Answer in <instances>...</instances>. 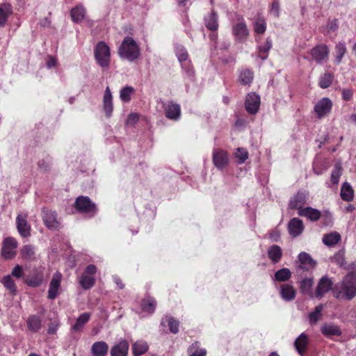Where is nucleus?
I'll use <instances>...</instances> for the list:
<instances>
[{"label": "nucleus", "instance_id": "6e6552de", "mask_svg": "<svg viewBox=\"0 0 356 356\" xmlns=\"http://www.w3.org/2000/svg\"><path fill=\"white\" fill-rule=\"evenodd\" d=\"M260 106V97L255 92L248 93L245 98V106L250 114H255Z\"/></svg>", "mask_w": 356, "mask_h": 356}, {"label": "nucleus", "instance_id": "f8f14e48", "mask_svg": "<svg viewBox=\"0 0 356 356\" xmlns=\"http://www.w3.org/2000/svg\"><path fill=\"white\" fill-rule=\"evenodd\" d=\"M42 220L45 225L50 229H57L59 225L57 220V214L55 211L44 209L42 211Z\"/></svg>", "mask_w": 356, "mask_h": 356}, {"label": "nucleus", "instance_id": "3c124183", "mask_svg": "<svg viewBox=\"0 0 356 356\" xmlns=\"http://www.w3.org/2000/svg\"><path fill=\"white\" fill-rule=\"evenodd\" d=\"M341 175V167L339 164H336L332 172L331 181L334 184L339 182V179Z\"/></svg>", "mask_w": 356, "mask_h": 356}, {"label": "nucleus", "instance_id": "39448f33", "mask_svg": "<svg viewBox=\"0 0 356 356\" xmlns=\"http://www.w3.org/2000/svg\"><path fill=\"white\" fill-rule=\"evenodd\" d=\"M96 271L97 268L95 265L90 264L86 267L79 280V284L83 289L87 290L94 286L95 282L94 275Z\"/></svg>", "mask_w": 356, "mask_h": 356}, {"label": "nucleus", "instance_id": "f03ea898", "mask_svg": "<svg viewBox=\"0 0 356 356\" xmlns=\"http://www.w3.org/2000/svg\"><path fill=\"white\" fill-rule=\"evenodd\" d=\"M118 54L122 58L132 62L139 58L140 51L132 38L125 37L119 47Z\"/></svg>", "mask_w": 356, "mask_h": 356}, {"label": "nucleus", "instance_id": "a211bd4d", "mask_svg": "<svg viewBox=\"0 0 356 356\" xmlns=\"http://www.w3.org/2000/svg\"><path fill=\"white\" fill-rule=\"evenodd\" d=\"M233 34L238 40H244L249 35V31L244 22H238L233 27Z\"/></svg>", "mask_w": 356, "mask_h": 356}, {"label": "nucleus", "instance_id": "4c0bfd02", "mask_svg": "<svg viewBox=\"0 0 356 356\" xmlns=\"http://www.w3.org/2000/svg\"><path fill=\"white\" fill-rule=\"evenodd\" d=\"M205 26L211 31H216L218 29V16L216 13L212 12L211 15L205 19Z\"/></svg>", "mask_w": 356, "mask_h": 356}, {"label": "nucleus", "instance_id": "0e129e2a", "mask_svg": "<svg viewBox=\"0 0 356 356\" xmlns=\"http://www.w3.org/2000/svg\"><path fill=\"white\" fill-rule=\"evenodd\" d=\"M57 330V325L54 324H51L48 329V333L50 334H54Z\"/></svg>", "mask_w": 356, "mask_h": 356}, {"label": "nucleus", "instance_id": "dca6fc26", "mask_svg": "<svg viewBox=\"0 0 356 356\" xmlns=\"http://www.w3.org/2000/svg\"><path fill=\"white\" fill-rule=\"evenodd\" d=\"M298 213L300 216L306 217L311 221L315 222L319 220L322 216L321 211L312 208L311 207H305L303 209H300Z\"/></svg>", "mask_w": 356, "mask_h": 356}, {"label": "nucleus", "instance_id": "f3484780", "mask_svg": "<svg viewBox=\"0 0 356 356\" xmlns=\"http://www.w3.org/2000/svg\"><path fill=\"white\" fill-rule=\"evenodd\" d=\"M26 218V215L19 214L17 217V230L23 237H27L30 235V226Z\"/></svg>", "mask_w": 356, "mask_h": 356}, {"label": "nucleus", "instance_id": "09e8293b", "mask_svg": "<svg viewBox=\"0 0 356 356\" xmlns=\"http://www.w3.org/2000/svg\"><path fill=\"white\" fill-rule=\"evenodd\" d=\"M322 310L323 305H319L316 307L314 312L309 314V318L311 324L316 323L321 318Z\"/></svg>", "mask_w": 356, "mask_h": 356}, {"label": "nucleus", "instance_id": "774afa93", "mask_svg": "<svg viewBox=\"0 0 356 356\" xmlns=\"http://www.w3.org/2000/svg\"><path fill=\"white\" fill-rule=\"evenodd\" d=\"M47 65L49 67H54L55 65V60L53 58H50L47 62Z\"/></svg>", "mask_w": 356, "mask_h": 356}, {"label": "nucleus", "instance_id": "79ce46f5", "mask_svg": "<svg viewBox=\"0 0 356 356\" xmlns=\"http://www.w3.org/2000/svg\"><path fill=\"white\" fill-rule=\"evenodd\" d=\"M190 356H206L207 350L204 348H200L198 342L192 343L188 349Z\"/></svg>", "mask_w": 356, "mask_h": 356}, {"label": "nucleus", "instance_id": "ea45409f", "mask_svg": "<svg viewBox=\"0 0 356 356\" xmlns=\"http://www.w3.org/2000/svg\"><path fill=\"white\" fill-rule=\"evenodd\" d=\"M333 262L345 269L348 268L347 262L345 259V253L343 250H339L332 258Z\"/></svg>", "mask_w": 356, "mask_h": 356}, {"label": "nucleus", "instance_id": "7c9ffc66", "mask_svg": "<svg viewBox=\"0 0 356 356\" xmlns=\"http://www.w3.org/2000/svg\"><path fill=\"white\" fill-rule=\"evenodd\" d=\"M21 254L24 259L33 261L36 259L35 248L31 245H26L21 249Z\"/></svg>", "mask_w": 356, "mask_h": 356}, {"label": "nucleus", "instance_id": "2eb2a0df", "mask_svg": "<svg viewBox=\"0 0 356 356\" xmlns=\"http://www.w3.org/2000/svg\"><path fill=\"white\" fill-rule=\"evenodd\" d=\"M289 232L293 237H296L302 234L304 225L302 220L298 218H292L288 225Z\"/></svg>", "mask_w": 356, "mask_h": 356}, {"label": "nucleus", "instance_id": "473e14b6", "mask_svg": "<svg viewBox=\"0 0 356 356\" xmlns=\"http://www.w3.org/2000/svg\"><path fill=\"white\" fill-rule=\"evenodd\" d=\"M86 10L82 5H78L71 10V17L74 22H79L83 19Z\"/></svg>", "mask_w": 356, "mask_h": 356}, {"label": "nucleus", "instance_id": "412c9836", "mask_svg": "<svg viewBox=\"0 0 356 356\" xmlns=\"http://www.w3.org/2000/svg\"><path fill=\"white\" fill-rule=\"evenodd\" d=\"M129 343L126 340L120 341L118 344L112 347L111 350V356H127Z\"/></svg>", "mask_w": 356, "mask_h": 356}, {"label": "nucleus", "instance_id": "f257e3e1", "mask_svg": "<svg viewBox=\"0 0 356 356\" xmlns=\"http://www.w3.org/2000/svg\"><path fill=\"white\" fill-rule=\"evenodd\" d=\"M356 296V275L348 273L334 289V296L351 300Z\"/></svg>", "mask_w": 356, "mask_h": 356}, {"label": "nucleus", "instance_id": "c85d7f7f", "mask_svg": "<svg viewBox=\"0 0 356 356\" xmlns=\"http://www.w3.org/2000/svg\"><path fill=\"white\" fill-rule=\"evenodd\" d=\"M13 13L11 6L8 3L0 5V26L6 24L8 17Z\"/></svg>", "mask_w": 356, "mask_h": 356}, {"label": "nucleus", "instance_id": "423d86ee", "mask_svg": "<svg viewBox=\"0 0 356 356\" xmlns=\"http://www.w3.org/2000/svg\"><path fill=\"white\" fill-rule=\"evenodd\" d=\"M332 107V102L327 97H323L315 104L314 111L317 117L321 119L330 113Z\"/></svg>", "mask_w": 356, "mask_h": 356}, {"label": "nucleus", "instance_id": "7ed1b4c3", "mask_svg": "<svg viewBox=\"0 0 356 356\" xmlns=\"http://www.w3.org/2000/svg\"><path fill=\"white\" fill-rule=\"evenodd\" d=\"M95 58L102 68H108L111 61L109 47L103 41L97 44L94 49Z\"/></svg>", "mask_w": 356, "mask_h": 356}, {"label": "nucleus", "instance_id": "20e7f679", "mask_svg": "<svg viewBox=\"0 0 356 356\" xmlns=\"http://www.w3.org/2000/svg\"><path fill=\"white\" fill-rule=\"evenodd\" d=\"M74 206L77 211L87 214L90 217H92L97 213V207L95 204L93 203L87 196L78 197L76 199Z\"/></svg>", "mask_w": 356, "mask_h": 356}, {"label": "nucleus", "instance_id": "603ef678", "mask_svg": "<svg viewBox=\"0 0 356 356\" xmlns=\"http://www.w3.org/2000/svg\"><path fill=\"white\" fill-rule=\"evenodd\" d=\"M176 55L180 62H183L187 60L188 53L185 48L181 45L176 47Z\"/></svg>", "mask_w": 356, "mask_h": 356}, {"label": "nucleus", "instance_id": "8fccbe9b", "mask_svg": "<svg viewBox=\"0 0 356 356\" xmlns=\"http://www.w3.org/2000/svg\"><path fill=\"white\" fill-rule=\"evenodd\" d=\"M312 285L313 280L312 278L304 279L300 283V291L303 293H309Z\"/></svg>", "mask_w": 356, "mask_h": 356}, {"label": "nucleus", "instance_id": "680f3d73", "mask_svg": "<svg viewBox=\"0 0 356 356\" xmlns=\"http://www.w3.org/2000/svg\"><path fill=\"white\" fill-rule=\"evenodd\" d=\"M271 47V42L267 40L266 44L259 47V51L261 52L267 53L270 49Z\"/></svg>", "mask_w": 356, "mask_h": 356}, {"label": "nucleus", "instance_id": "4d7b16f0", "mask_svg": "<svg viewBox=\"0 0 356 356\" xmlns=\"http://www.w3.org/2000/svg\"><path fill=\"white\" fill-rule=\"evenodd\" d=\"M342 99L345 101H350L353 95V90L350 88H343L341 90Z\"/></svg>", "mask_w": 356, "mask_h": 356}, {"label": "nucleus", "instance_id": "052dcab7", "mask_svg": "<svg viewBox=\"0 0 356 356\" xmlns=\"http://www.w3.org/2000/svg\"><path fill=\"white\" fill-rule=\"evenodd\" d=\"M50 163L47 161H45L44 159H42L41 161H39L38 162V167L44 170H48L50 168Z\"/></svg>", "mask_w": 356, "mask_h": 356}, {"label": "nucleus", "instance_id": "c9c22d12", "mask_svg": "<svg viewBox=\"0 0 356 356\" xmlns=\"http://www.w3.org/2000/svg\"><path fill=\"white\" fill-rule=\"evenodd\" d=\"M148 350V345L144 341H138L133 344V353L135 356H140Z\"/></svg>", "mask_w": 356, "mask_h": 356}, {"label": "nucleus", "instance_id": "ddd939ff", "mask_svg": "<svg viewBox=\"0 0 356 356\" xmlns=\"http://www.w3.org/2000/svg\"><path fill=\"white\" fill-rule=\"evenodd\" d=\"M61 277L62 275L60 273L54 274L49 284L48 298L53 300L57 296L58 291L60 286Z\"/></svg>", "mask_w": 356, "mask_h": 356}, {"label": "nucleus", "instance_id": "9b49d317", "mask_svg": "<svg viewBox=\"0 0 356 356\" xmlns=\"http://www.w3.org/2000/svg\"><path fill=\"white\" fill-rule=\"evenodd\" d=\"M333 284L332 281L327 276L323 277L318 282L316 289V297L321 298L330 291Z\"/></svg>", "mask_w": 356, "mask_h": 356}, {"label": "nucleus", "instance_id": "b1692460", "mask_svg": "<svg viewBox=\"0 0 356 356\" xmlns=\"http://www.w3.org/2000/svg\"><path fill=\"white\" fill-rule=\"evenodd\" d=\"M298 259L300 261L299 268L301 269L308 270L309 269L314 268L315 266V262L306 252H301L298 255Z\"/></svg>", "mask_w": 356, "mask_h": 356}, {"label": "nucleus", "instance_id": "13d9d810", "mask_svg": "<svg viewBox=\"0 0 356 356\" xmlns=\"http://www.w3.org/2000/svg\"><path fill=\"white\" fill-rule=\"evenodd\" d=\"M12 275L20 278L23 275V268L21 266L17 265L12 270Z\"/></svg>", "mask_w": 356, "mask_h": 356}, {"label": "nucleus", "instance_id": "49530a36", "mask_svg": "<svg viewBox=\"0 0 356 356\" xmlns=\"http://www.w3.org/2000/svg\"><path fill=\"white\" fill-rule=\"evenodd\" d=\"M2 284L10 291L12 294H15L16 292V286L14 281L12 280L10 275L3 277L1 280Z\"/></svg>", "mask_w": 356, "mask_h": 356}, {"label": "nucleus", "instance_id": "6e6d98bb", "mask_svg": "<svg viewBox=\"0 0 356 356\" xmlns=\"http://www.w3.org/2000/svg\"><path fill=\"white\" fill-rule=\"evenodd\" d=\"M138 120H139L138 114L135 113H130L127 118L126 124L129 125V126H133L135 124H136V122L138 121Z\"/></svg>", "mask_w": 356, "mask_h": 356}, {"label": "nucleus", "instance_id": "cd10ccee", "mask_svg": "<svg viewBox=\"0 0 356 356\" xmlns=\"http://www.w3.org/2000/svg\"><path fill=\"white\" fill-rule=\"evenodd\" d=\"M104 109L108 117H110L113 112L112 95L108 87L106 88L104 96Z\"/></svg>", "mask_w": 356, "mask_h": 356}, {"label": "nucleus", "instance_id": "a19ab883", "mask_svg": "<svg viewBox=\"0 0 356 356\" xmlns=\"http://www.w3.org/2000/svg\"><path fill=\"white\" fill-rule=\"evenodd\" d=\"M156 305V302L154 299L151 298H147L143 300L141 307L142 309L145 312L153 313L155 310Z\"/></svg>", "mask_w": 356, "mask_h": 356}, {"label": "nucleus", "instance_id": "58836bf2", "mask_svg": "<svg viewBox=\"0 0 356 356\" xmlns=\"http://www.w3.org/2000/svg\"><path fill=\"white\" fill-rule=\"evenodd\" d=\"M291 277V273L289 268H283L277 270L274 277V280L278 282H286Z\"/></svg>", "mask_w": 356, "mask_h": 356}, {"label": "nucleus", "instance_id": "6ab92c4d", "mask_svg": "<svg viewBox=\"0 0 356 356\" xmlns=\"http://www.w3.org/2000/svg\"><path fill=\"white\" fill-rule=\"evenodd\" d=\"M307 195L305 193H298L289 202V207L293 209H303L302 206L307 202Z\"/></svg>", "mask_w": 356, "mask_h": 356}, {"label": "nucleus", "instance_id": "e433bc0d", "mask_svg": "<svg viewBox=\"0 0 356 356\" xmlns=\"http://www.w3.org/2000/svg\"><path fill=\"white\" fill-rule=\"evenodd\" d=\"M89 313H83L81 314L80 316L77 318L76 323L72 326V330L74 332L80 331L84 325L89 321Z\"/></svg>", "mask_w": 356, "mask_h": 356}, {"label": "nucleus", "instance_id": "0eeeda50", "mask_svg": "<svg viewBox=\"0 0 356 356\" xmlns=\"http://www.w3.org/2000/svg\"><path fill=\"white\" fill-rule=\"evenodd\" d=\"M17 247V241L12 237H8L4 240L1 254L4 259H10L13 258L15 254V249Z\"/></svg>", "mask_w": 356, "mask_h": 356}, {"label": "nucleus", "instance_id": "1a4fd4ad", "mask_svg": "<svg viewBox=\"0 0 356 356\" xmlns=\"http://www.w3.org/2000/svg\"><path fill=\"white\" fill-rule=\"evenodd\" d=\"M329 49L325 44L318 45L311 50V55L318 63L326 62L328 59Z\"/></svg>", "mask_w": 356, "mask_h": 356}, {"label": "nucleus", "instance_id": "bf43d9fd", "mask_svg": "<svg viewBox=\"0 0 356 356\" xmlns=\"http://www.w3.org/2000/svg\"><path fill=\"white\" fill-rule=\"evenodd\" d=\"M279 10H280V6H279L278 2L274 1L272 3V6L270 8V13L272 14H273L275 17H277L279 16Z\"/></svg>", "mask_w": 356, "mask_h": 356}, {"label": "nucleus", "instance_id": "5701e85b", "mask_svg": "<svg viewBox=\"0 0 356 356\" xmlns=\"http://www.w3.org/2000/svg\"><path fill=\"white\" fill-rule=\"evenodd\" d=\"M309 343L308 336L302 333L295 341L294 346L300 355H303Z\"/></svg>", "mask_w": 356, "mask_h": 356}, {"label": "nucleus", "instance_id": "de8ad7c7", "mask_svg": "<svg viewBox=\"0 0 356 356\" xmlns=\"http://www.w3.org/2000/svg\"><path fill=\"white\" fill-rule=\"evenodd\" d=\"M266 24L264 18L258 17L254 24V30L257 34H263L266 31Z\"/></svg>", "mask_w": 356, "mask_h": 356}, {"label": "nucleus", "instance_id": "a18cd8bd", "mask_svg": "<svg viewBox=\"0 0 356 356\" xmlns=\"http://www.w3.org/2000/svg\"><path fill=\"white\" fill-rule=\"evenodd\" d=\"M334 76L331 73L324 74L319 80L318 85L321 88H328L332 83Z\"/></svg>", "mask_w": 356, "mask_h": 356}, {"label": "nucleus", "instance_id": "864d4df0", "mask_svg": "<svg viewBox=\"0 0 356 356\" xmlns=\"http://www.w3.org/2000/svg\"><path fill=\"white\" fill-rule=\"evenodd\" d=\"M235 156L238 159L239 163H243L248 158V153L243 148H238L235 152Z\"/></svg>", "mask_w": 356, "mask_h": 356}, {"label": "nucleus", "instance_id": "e2e57ef3", "mask_svg": "<svg viewBox=\"0 0 356 356\" xmlns=\"http://www.w3.org/2000/svg\"><path fill=\"white\" fill-rule=\"evenodd\" d=\"M338 28V24H337V19H334L331 22H330L327 24V29H328V31H334L335 30H337V29Z\"/></svg>", "mask_w": 356, "mask_h": 356}, {"label": "nucleus", "instance_id": "4468645a", "mask_svg": "<svg viewBox=\"0 0 356 356\" xmlns=\"http://www.w3.org/2000/svg\"><path fill=\"white\" fill-rule=\"evenodd\" d=\"M165 115L167 118L177 120L181 115L180 106L174 102L168 103L165 107Z\"/></svg>", "mask_w": 356, "mask_h": 356}, {"label": "nucleus", "instance_id": "a878e982", "mask_svg": "<svg viewBox=\"0 0 356 356\" xmlns=\"http://www.w3.org/2000/svg\"><path fill=\"white\" fill-rule=\"evenodd\" d=\"M44 279L42 272L36 270L33 275L27 276L24 281L26 284L31 287H36L40 286Z\"/></svg>", "mask_w": 356, "mask_h": 356}, {"label": "nucleus", "instance_id": "f704fd0d", "mask_svg": "<svg viewBox=\"0 0 356 356\" xmlns=\"http://www.w3.org/2000/svg\"><path fill=\"white\" fill-rule=\"evenodd\" d=\"M254 78L253 72L248 69L242 70L239 75V81L243 85H249Z\"/></svg>", "mask_w": 356, "mask_h": 356}, {"label": "nucleus", "instance_id": "5fc2aeb1", "mask_svg": "<svg viewBox=\"0 0 356 356\" xmlns=\"http://www.w3.org/2000/svg\"><path fill=\"white\" fill-rule=\"evenodd\" d=\"M169 329L171 332L176 334L179 332V321L172 317H167Z\"/></svg>", "mask_w": 356, "mask_h": 356}, {"label": "nucleus", "instance_id": "69168bd1", "mask_svg": "<svg viewBox=\"0 0 356 356\" xmlns=\"http://www.w3.org/2000/svg\"><path fill=\"white\" fill-rule=\"evenodd\" d=\"M321 217H323L325 218V220H327L328 222H330L331 221V219H332V215L330 212L328 211H325L324 213H322V216Z\"/></svg>", "mask_w": 356, "mask_h": 356}, {"label": "nucleus", "instance_id": "393cba45", "mask_svg": "<svg viewBox=\"0 0 356 356\" xmlns=\"http://www.w3.org/2000/svg\"><path fill=\"white\" fill-rule=\"evenodd\" d=\"M321 332L326 337L340 336L341 331L339 326L332 323H325L321 327Z\"/></svg>", "mask_w": 356, "mask_h": 356}, {"label": "nucleus", "instance_id": "2f4dec72", "mask_svg": "<svg viewBox=\"0 0 356 356\" xmlns=\"http://www.w3.org/2000/svg\"><path fill=\"white\" fill-rule=\"evenodd\" d=\"M268 255L273 263H277L282 258V251L280 246L273 245L268 250Z\"/></svg>", "mask_w": 356, "mask_h": 356}, {"label": "nucleus", "instance_id": "aec40b11", "mask_svg": "<svg viewBox=\"0 0 356 356\" xmlns=\"http://www.w3.org/2000/svg\"><path fill=\"white\" fill-rule=\"evenodd\" d=\"M280 296L285 301L293 300L296 298V291L292 285L284 284L280 286Z\"/></svg>", "mask_w": 356, "mask_h": 356}, {"label": "nucleus", "instance_id": "c756f323", "mask_svg": "<svg viewBox=\"0 0 356 356\" xmlns=\"http://www.w3.org/2000/svg\"><path fill=\"white\" fill-rule=\"evenodd\" d=\"M26 323L29 330L32 332H37L42 326L40 318L35 315L29 316Z\"/></svg>", "mask_w": 356, "mask_h": 356}, {"label": "nucleus", "instance_id": "bb28decb", "mask_svg": "<svg viewBox=\"0 0 356 356\" xmlns=\"http://www.w3.org/2000/svg\"><path fill=\"white\" fill-rule=\"evenodd\" d=\"M341 240V235L337 232H332L329 234H324L323 237V243L329 247L334 246Z\"/></svg>", "mask_w": 356, "mask_h": 356}, {"label": "nucleus", "instance_id": "37998d69", "mask_svg": "<svg viewBox=\"0 0 356 356\" xmlns=\"http://www.w3.org/2000/svg\"><path fill=\"white\" fill-rule=\"evenodd\" d=\"M346 52V47L344 43L343 42H339L335 46V54H336V63L337 64H339L342 58L344 56V54Z\"/></svg>", "mask_w": 356, "mask_h": 356}, {"label": "nucleus", "instance_id": "4be33fe9", "mask_svg": "<svg viewBox=\"0 0 356 356\" xmlns=\"http://www.w3.org/2000/svg\"><path fill=\"white\" fill-rule=\"evenodd\" d=\"M108 351V344L102 341L95 342L91 348L92 356H106Z\"/></svg>", "mask_w": 356, "mask_h": 356}, {"label": "nucleus", "instance_id": "72a5a7b5", "mask_svg": "<svg viewBox=\"0 0 356 356\" xmlns=\"http://www.w3.org/2000/svg\"><path fill=\"white\" fill-rule=\"evenodd\" d=\"M354 191L350 184L345 182L341 188V197L342 200L349 202L353 198Z\"/></svg>", "mask_w": 356, "mask_h": 356}, {"label": "nucleus", "instance_id": "9d476101", "mask_svg": "<svg viewBox=\"0 0 356 356\" xmlns=\"http://www.w3.org/2000/svg\"><path fill=\"white\" fill-rule=\"evenodd\" d=\"M213 162L219 170L226 167L229 162L227 152L220 149H214L213 152Z\"/></svg>", "mask_w": 356, "mask_h": 356}, {"label": "nucleus", "instance_id": "c03bdc74", "mask_svg": "<svg viewBox=\"0 0 356 356\" xmlns=\"http://www.w3.org/2000/svg\"><path fill=\"white\" fill-rule=\"evenodd\" d=\"M134 92V89L131 86H126L122 88L120 92V99L124 102H129Z\"/></svg>", "mask_w": 356, "mask_h": 356}, {"label": "nucleus", "instance_id": "338daca9", "mask_svg": "<svg viewBox=\"0 0 356 356\" xmlns=\"http://www.w3.org/2000/svg\"><path fill=\"white\" fill-rule=\"evenodd\" d=\"M115 283L119 286L120 289L124 288V284L122 283V282L120 279L115 278Z\"/></svg>", "mask_w": 356, "mask_h": 356}]
</instances>
